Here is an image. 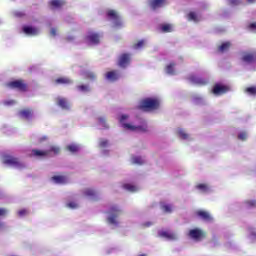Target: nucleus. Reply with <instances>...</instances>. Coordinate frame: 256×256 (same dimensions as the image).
<instances>
[{"label":"nucleus","mask_w":256,"mask_h":256,"mask_svg":"<svg viewBox=\"0 0 256 256\" xmlns=\"http://www.w3.org/2000/svg\"><path fill=\"white\" fill-rule=\"evenodd\" d=\"M161 105V102L157 98H145L140 101L138 106L141 111H157Z\"/></svg>","instance_id":"f257e3e1"},{"label":"nucleus","mask_w":256,"mask_h":256,"mask_svg":"<svg viewBox=\"0 0 256 256\" xmlns=\"http://www.w3.org/2000/svg\"><path fill=\"white\" fill-rule=\"evenodd\" d=\"M7 89H16L20 93H27L29 91V85L23 79L12 80L5 83Z\"/></svg>","instance_id":"f03ea898"},{"label":"nucleus","mask_w":256,"mask_h":256,"mask_svg":"<svg viewBox=\"0 0 256 256\" xmlns=\"http://www.w3.org/2000/svg\"><path fill=\"white\" fill-rule=\"evenodd\" d=\"M2 162L4 165H11V167H17L18 169H23L25 167V164L19 160V158L11 156L9 154H4L2 156Z\"/></svg>","instance_id":"7ed1b4c3"},{"label":"nucleus","mask_w":256,"mask_h":256,"mask_svg":"<svg viewBox=\"0 0 256 256\" xmlns=\"http://www.w3.org/2000/svg\"><path fill=\"white\" fill-rule=\"evenodd\" d=\"M188 237H190V239H193V241H203V239L207 237V233L202 229L194 228L189 230Z\"/></svg>","instance_id":"20e7f679"},{"label":"nucleus","mask_w":256,"mask_h":256,"mask_svg":"<svg viewBox=\"0 0 256 256\" xmlns=\"http://www.w3.org/2000/svg\"><path fill=\"white\" fill-rule=\"evenodd\" d=\"M108 213L110 214V216L107 219L108 223H110V225H118L119 222H117V217H119L121 209H119V207L117 206H112L109 209Z\"/></svg>","instance_id":"39448f33"},{"label":"nucleus","mask_w":256,"mask_h":256,"mask_svg":"<svg viewBox=\"0 0 256 256\" xmlns=\"http://www.w3.org/2000/svg\"><path fill=\"white\" fill-rule=\"evenodd\" d=\"M106 16L110 21H113L114 27H123V22L121 21V16L115 10H108Z\"/></svg>","instance_id":"423d86ee"},{"label":"nucleus","mask_w":256,"mask_h":256,"mask_svg":"<svg viewBox=\"0 0 256 256\" xmlns=\"http://www.w3.org/2000/svg\"><path fill=\"white\" fill-rule=\"evenodd\" d=\"M229 91H231L229 86L219 83L215 84L212 89L214 95H225V93H229Z\"/></svg>","instance_id":"0eeeda50"},{"label":"nucleus","mask_w":256,"mask_h":256,"mask_svg":"<svg viewBox=\"0 0 256 256\" xmlns=\"http://www.w3.org/2000/svg\"><path fill=\"white\" fill-rule=\"evenodd\" d=\"M195 215H196V217H198V219H201L202 221H205L206 223H213V216L208 211L197 210L195 212Z\"/></svg>","instance_id":"6e6552de"},{"label":"nucleus","mask_w":256,"mask_h":256,"mask_svg":"<svg viewBox=\"0 0 256 256\" xmlns=\"http://www.w3.org/2000/svg\"><path fill=\"white\" fill-rule=\"evenodd\" d=\"M101 36L97 33L89 32L88 35L85 37L86 43L88 45H99Z\"/></svg>","instance_id":"1a4fd4ad"},{"label":"nucleus","mask_w":256,"mask_h":256,"mask_svg":"<svg viewBox=\"0 0 256 256\" xmlns=\"http://www.w3.org/2000/svg\"><path fill=\"white\" fill-rule=\"evenodd\" d=\"M148 5L152 11H157V9L167 5V0H149Z\"/></svg>","instance_id":"9d476101"},{"label":"nucleus","mask_w":256,"mask_h":256,"mask_svg":"<svg viewBox=\"0 0 256 256\" xmlns=\"http://www.w3.org/2000/svg\"><path fill=\"white\" fill-rule=\"evenodd\" d=\"M122 127L128 129V131H139L140 133H147V125L144 126H133L129 123H123Z\"/></svg>","instance_id":"9b49d317"},{"label":"nucleus","mask_w":256,"mask_h":256,"mask_svg":"<svg viewBox=\"0 0 256 256\" xmlns=\"http://www.w3.org/2000/svg\"><path fill=\"white\" fill-rule=\"evenodd\" d=\"M129 63H131V55L130 54L124 53V54L120 55L119 61H118L119 67H122L123 69H125V67H127Z\"/></svg>","instance_id":"f8f14e48"},{"label":"nucleus","mask_w":256,"mask_h":256,"mask_svg":"<svg viewBox=\"0 0 256 256\" xmlns=\"http://www.w3.org/2000/svg\"><path fill=\"white\" fill-rule=\"evenodd\" d=\"M159 237H163L164 239H167L168 241H175L177 239V234L169 231H160L158 233Z\"/></svg>","instance_id":"ddd939ff"},{"label":"nucleus","mask_w":256,"mask_h":256,"mask_svg":"<svg viewBox=\"0 0 256 256\" xmlns=\"http://www.w3.org/2000/svg\"><path fill=\"white\" fill-rule=\"evenodd\" d=\"M242 61L244 63H255L256 61V52H247L242 56Z\"/></svg>","instance_id":"4468645a"},{"label":"nucleus","mask_w":256,"mask_h":256,"mask_svg":"<svg viewBox=\"0 0 256 256\" xmlns=\"http://www.w3.org/2000/svg\"><path fill=\"white\" fill-rule=\"evenodd\" d=\"M57 106L61 107V109H64L65 111H69L71 108V105L69 104V101L66 98H57Z\"/></svg>","instance_id":"2eb2a0df"},{"label":"nucleus","mask_w":256,"mask_h":256,"mask_svg":"<svg viewBox=\"0 0 256 256\" xmlns=\"http://www.w3.org/2000/svg\"><path fill=\"white\" fill-rule=\"evenodd\" d=\"M51 181H54L56 185H65L67 183V176H63V175L52 176Z\"/></svg>","instance_id":"dca6fc26"},{"label":"nucleus","mask_w":256,"mask_h":256,"mask_svg":"<svg viewBox=\"0 0 256 256\" xmlns=\"http://www.w3.org/2000/svg\"><path fill=\"white\" fill-rule=\"evenodd\" d=\"M189 80L194 83V85H200V86H203V85H207V80L204 79V78H199L195 75H191L189 77Z\"/></svg>","instance_id":"f3484780"},{"label":"nucleus","mask_w":256,"mask_h":256,"mask_svg":"<svg viewBox=\"0 0 256 256\" xmlns=\"http://www.w3.org/2000/svg\"><path fill=\"white\" fill-rule=\"evenodd\" d=\"M19 115L20 117H22V119H26L27 121H29L33 117V110L32 109L20 110Z\"/></svg>","instance_id":"a211bd4d"},{"label":"nucleus","mask_w":256,"mask_h":256,"mask_svg":"<svg viewBox=\"0 0 256 256\" xmlns=\"http://www.w3.org/2000/svg\"><path fill=\"white\" fill-rule=\"evenodd\" d=\"M49 155V151L47 150H39V149H32L31 157H47Z\"/></svg>","instance_id":"6ab92c4d"},{"label":"nucleus","mask_w":256,"mask_h":256,"mask_svg":"<svg viewBox=\"0 0 256 256\" xmlns=\"http://www.w3.org/2000/svg\"><path fill=\"white\" fill-rule=\"evenodd\" d=\"M54 83L56 85H71V83H73V80H71V78H67V77H59L54 80Z\"/></svg>","instance_id":"aec40b11"},{"label":"nucleus","mask_w":256,"mask_h":256,"mask_svg":"<svg viewBox=\"0 0 256 256\" xmlns=\"http://www.w3.org/2000/svg\"><path fill=\"white\" fill-rule=\"evenodd\" d=\"M23 32L26 35H39V30L35 27H32V26H24L23 27Z\"/></svg>","instance_id":"412c9836"},{"label":"nucleus","mask_w":256,"mask_h":256,"mask_svg":"<svg viewBox=\"0 0 256 256\" xmlns=\"http://www.w3.org/2000/svg\"><path fill=\"white\" fill-rule=\"evenodd\" d=\"M65 0H51L49 2L50 7H53V9H61L65 5Z\"/></svg>","instance_id":"4be33fe9"},{"label":"nucleus","mask_w":256,"mask_h":256,"mask_svg":"<svg viewBox=\"0 0 256 256\" xmlns=\"http://www.w3.org/2000/svg\"><path fill=\"white\" fill-rule=\"evenodd\" d=\"M83 194L85 195V197H90L91 199H94V201H97V192H95V190L91 188H86L83 191Z\"/></svg>","instance_id":"5701e85b"},{"label":"nucleus","mask_w":256,"mask_h":256,"mask_svg":"<svg viewBox=\"0 0 256 256\" xmlns=\"http://www.w3.org/2000/svg\"><path fill=\"white\" fill-rule=\"evenodd\" d=\"M106 79H108V81H117V79H119V73H117V71L107 72Z\"/></svg>","instance_id":"b1692460"},{"label":"nucleus","mask_w":256,"mask_h":256,"mask_svg":"<svg viewBox=\"0 0 256 256\" xmlns=\"http://www.w3.org/2000/svg\"><path fill=\"white\" fill-rule=\"evenodd\" d=\"M231 47V42H224L218 47L219 53H225V51H229Z\"/></svg>","instance_id":"393cba45"},{"label":"nucleus","mask_w":256,"mask_h":256,"mask_svg":"<svg viewBox=\"0 0 256 256\" xmlns=\"http://www.w3.org/2000/svg\"><path fill=\"white\" fill-rule=\"evenodd\" d=\"M160 29H161L162 33H172L173 25H171V24H162V25H160Z\"/></svg>","instance_id":"a878e982"},{"label":"nucleus","mask_w":256,"mask_h":256,"mask_svg":"<svg viewBox=\"0 0 256 256\" xmlns=\"http://www.w3.org/2000/svg\"><path fill=\"white\" fill-rule=\"evenodd\" d=\"M188 21H194V23H199V17H197V13L190 12L188 14Z\"/></svg>","instance_id":"bb28decb"},{"label":"nucleus","mask_w":256,"mask_h":256,"mask_svg":"<svg viewBox=\"0 0 256 256\" xmlns=\"http://www.w3.org/2000/svg\"><path fill=\"white\" fill-rule=\"evenodd\" d=\"M166 73H168V75H174L175 74V63H170L166 67Z\"/></svg>","instance_id":"cd10ccee"},{"label":"nucleus","mask_w":256,"mask_h":256,"mask_svg":"<svg viewBox=\"0 0 256 256\" xmlns=\"http://www.w3.org/2000/svg\"><path fill=\"white\" fill-rule=\"evenodd\" d=\"M49 155H51V153H54V155H59V153H61V148L57 147V146H51L49 150Z\"/></svg>","instance_id":"c85d7f7f"},{"label":"nucleus","mask_w":256,"mask_h":256,"mask_svg":"<svg viewBox=\"0 0 256 256\" xmlns=\"http://www.w3.org/2000/svg\"><path fill=\"white\" fill-rule=\"evenodd\" d=\"M66 149L67 151H70V153H77V151H79V146L75 144H71V145H68Z\"/></svg>","instance_id":"c756f323"},{"label":"nucleus","mask_w":256,"mask_h":256,"mask_svg":"<svg viewBox=\"0 0 256 256\" xmlns=\"http://www.w3.org/2000/svg\"><path fill=\"white\" fill-rule=\"evenodd\" d=\"M123 187L126 191H130L131 193H135V191H137V187L131 184H124Z\"/></svg>","instance_id":"7c9ffc66"},{"label":"nucleus","mask_w":256,"mask_h":256,"mask_svg":"<svg viewBox=\"0 0 256 256\" xmlns=\"http://www.w3.org/2000/svg\"><path fill=\"white\" fill-rule=\"evenodd\" d=\"M98 123L99 125H102L104 129H109V126L107 125V120L105 119V117H99Z\"/></svg>","instance_id":"2f4dec72"},{"label":"nucleus","mask_w":256,"mask_h":256,"mask_svg":"<svg viewBox=\"0 0 256 256\" xmlns=\"http://www.w3.org/2000/svg\"><path fill=\"white\" fill-rule=\"evenodd\" d=\"M196 189H199L203 193H207V191H209V187L207 186V184H198L196 186Z\"/></svg>","instance_id":"473e14b6"},{"label":"nucleus","mask_w":256,"mask_h":256,"mask_svg":"<svg viewBox=\"0 0 256 256\" xmlns=\"http://www.w3.org/2000/svg\"><path fill=\"white\" fill-rule=\"evenodd\" d=\"M85 77L90 81H95V79H97V76L91 71L86 72Z\"/></svg>","instance_id":"72a5a7b5"},{"label":"nucleus","mask_w":256,"mask_h":256,"mask_svg":"<svg viewBox=\"0 0 256 256\" xmlns=\"http://www.w3.org/2000/svg\"><path fill=\"white\" fill-rule=\"evenodd\" d=\"M145 46V40H139L136 44L133 45V49H141Z\"/></svg>","instance_id":"f704fd0d"},{"label":"nucleus","mask_w":256,"mask_h":256,"mask_svg":"<svg viewBox=\"0 0 256 256\" xmlns=\"http://www.w3.org/2000/svg\"><path fill=\"white\" fill-rule=\"evenodd\" d=\"M78 91H81L82 93H87L89 91L88 85H79L77 86Z\"/></svg>","instance_id":"c9c22d12"},{"label":"nucleus","mask_w":256,"mask_h":256,"mask_svg":"<svg viewBox=\"0 0 256 256\" xmlns=\"http://www.w3.org/2000/svg\"><path fill=\"white\" fill-rule=\"evenodd\" d=\"M134 165H143L145 161H143V158L141 157H134L133 158Z\"/></svg>","instance_id":"e433bc0d"},{"label":"nucleus","mask_w":256,"mask_h":256,"mask_svg":"<svg viewBox=\"0 0 256 256\" xmlns=\"http://www.w3.org/2000/svg\"><path fill=\"white\" fill-rule=\"evenodd\" d=\"M162 210L164 211V213H172L173 208L171 207V205L165 204L162 205Z\"/></svg>","instance_id":"4c0bfd02"},{"label":"nucleus","mask_w":256,"mask_h":256,"mask_svg":"<svg viewBox=\"0 0 256 256\" xmlns=\"http://www.w3.org/2000/svg\"><path fill=\"white\" fill-rule=\"evenodd\" d=\"M246 93H248V95H256V87L252 86V87H248L246 88Z\"/></svg>","instance_id":"58836bf2"},{"label":"nucleus","mask_w":256,"mask_h":256,"mask_svg":"<svg viewBox=\"0 0 256 256\" xmlns=\"http://www.w3.org/2000/svg\"><path fill=\"white\" fill-rule=\"evenodd\" d=\"M66 207H68L69 209H77V207H79V204L76 202H69L66 204Z\"/></svg>","instance_id":"ea45409f"},{"label":"nucleus","mask_w":256,"mask_h":256,"mask_svg":"<svg viewBox=\"0 0 256 256\" xmlns=\"http://www.w3.org/2000/svg\"><path fill=\"white\" fill-rule=\"evenodd\" d=\"M178 135L181 139H188L189 138V135L187 133H185V131H183V130H179Z\"/></svg>","instance_id":"a19ab883"},{"label":"nucleus","mask_w":256,"mask_h":256,"mask_svg":"<svg viewBox=\"0 0 256 256\" xmlns=\"http://www.w3.org/2000/svg\"><path fill=\"white\" fill-rule=\"evenodd\" d=\"M238 139L240 141H246L247 140V133L246 132H241L240 134H238Z\"/></svg>","instance_id":"79ce46f5"},{"label":"nucleus","mask_w":256,"mask_h":256,"mask_svg":"<svg viewBox=\"0 0 256 256\" xmlns=\"http://www.w3.org/2000/svg\"><path fill=\"white\" fill-rule=\"evenodd\" d=\"M245 203L248 207H256V200H247Z\"/></svg>","instance_id":"37998d69"},{"label":"nucleus","mask_w":256,"mask_h":256,"mask_svg":"<svg viewBox=\"0 0 256 256\" xmlns=\"http://www.w3.org/2000/svg\"><path fill=\"white\" fill-rule=\"evenodd\" d=\"M248 29H249L250 31H256V22L250 23V24L248 25Z\"/></svg>","instance_id":"c03bdc74"},{"label":"nucleus","mask_w":256,"mask_h":256,"mask_svg":"<svg viewBox=\"0 0 256 256\" xmlns=\"http://www.w3.org/2000/svg\"><path fill=\"white\" fill-rule=\"evenodd\" d=\"M100 147H106L107 145H109V141L107 140H101L99 143Z\"/></svg>","instance_id":"a18cd8bd"},{"label":"nucleus","mask_w":256,"mask_h":256,"mask_svg":"<svg viewBox=\"0 0 256 256\" xmlns=\"http://www.w3.org/2000/svg\"><path fill=\"white\" fill-rule=\"evenodd\" d=\"M5 215H7V209L0 208V217H5Z\"/></svg>","instance_id":"49530a36"},{"label":"nucleus","mask_w":256,"mask_h":256,"mask_svg":"<svg viewBox=\"0 0 256 256\" xmlns=\"http://www.w3.org/2000/svg\"><path fill=\"white\" fill-rule=\"evenodd\" d=\"M230 5H241V0H229Z\"/></svg>","instance_id":"de8ad7c7"},{"label":"nucleus","mask_w":256,"mask_h":256,"mask_svg":"<svg viewBox=\"0 0 256 256\" xmlns=\"http://www.w3.org/2000/svg\"><path fill=\"white\" fill-rule=\"evenodd\" d=\"M18 215H19V217H23V216L27 215V210H26V209L20 210V211L18 212Z\"/></svg>","instance_id":"09e8293b"},{"label":"nucleus","mask_w":256,"mask_h":256,"mask_svg":"<svg viewBox=\"0 0 256 256\" xmlns=\"http://www.w3.org/2000/svg\"><path fill=\"white\" fill-rule=\"evenodd\" d=\"M4 105H15V100L5 101Z\"/></svg>","instance_id":"8fccbe9b"},{"label":"nucleus","mask_w":256,"mask_h":256,"mask_svg":"<svg viewBox=\"0 0 256 256\" xmlns=\"http://www.w3.org/2000/svg\"><path fill=\"white\" fill-rule=\"evenodd\" d=\"M126 119H129V116L128 115H122L120 117V123H123V121H125Z\"/></svg>","instance_id":"3c124183"},{"label":"nucleus","mask_w":256,"mask_h":256,"mask_svg":"<svg viewBox=\"0 0 256 256\" xmlns=\"http://www.w3.org/2000/svg\"><path fill=\"white\" fill-rule=\"evenodd\" d=\"M50 34L55 37V35H57V29L55 28H52L51 31H50Z\"/></svg>","instance_id":"603ef678"},{"label":"nucleus","mask_w":256,"mask_h":256,"mask_svg":"<svg viewBox=\"0 0 256 256\" xmlns=\"http://www.w3.org/2000/svg\"><path fill=\"white\" fill-rule=\"evenodd\" d=\"M15 16L16 17H25V13H23V12H16Z\"/></svg>","instance_id":"864d4df0"},{"label":"nucleus","mask_w":256,"mask_h":256,"mask_svg":"<svg viewBox=\"0 0 256 256\" xmlns=\"http://www.w3.org/2000/svg\"><path fill=\"white\" fill-rule=\"evenodd\" d=\"M151 225H153V222H145L143 227H151Z\"/></svg>","instance_id":"5fc2aeb1"},{"label":"nucleus","mask_w":256,"mask_h":256,"mask_svg":"<svg viewBox=\"0 0 256 256\" xmlns=\"http://www.w3.org/2000/svg\"><path fill=\"white\" fill-rule=\"evenodd\" d=\"M43 141H47V136H43L42 138H40V142H43Z\"/></svg>","instance_id":"6e6d98bb"},{"label":"nucleus","mask_w":256,"mask_h":256,"mask_svg":"<svg viewBox=\"0 0 256 256\" xmlns=\"http://www.w3.org/2000/svg\"><path fill=\"white\" fill-rule=\"evenodd\" d=\"M3 227H5V225L3 224V222H0V231L3 229Z\"/></svg>","instance_id":"4d7b16f0"},{"label":"nucleus","mask_w":256,"mask_h":256,"mask_svg":"<svg viewBox=\"0 0 256 256\" xmlns=\"http://www.w3.org/2000/svg\"><path fill=\"white\" fill-rule=\"evenodd\" d=\"M256 0H247L248 3H255Z\"/></svg>","instance_id":"13d9d810"},{"label":"nucleus","mask_w":256,"mask_h":256,"mask_svg":"<svg viewBox=\"0 0 256 256\" xmlns=\"http://www.w3.org/2000/svg\"><path fill=\"white\" fill-rule=\"evenodd\" d=\"M68 40H73V37H71V38H68Z\"/></svg>","instance_id":"bf43d9fd"}]
</instances>
